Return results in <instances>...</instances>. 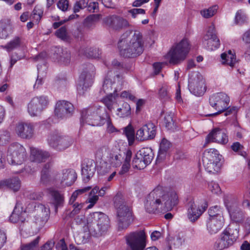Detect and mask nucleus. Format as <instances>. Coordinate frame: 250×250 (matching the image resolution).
<instances>
[{"instance_id": "obj_1", "label": "nucleus", "mask_w": 250, "mask_h": 250, "mask_svg": "<svg viewBox=\"0 0 250 250\" xmlns=\"http://www.w3.org/2000/svg\"><path fill=\"white\" fill-rule=\"evenodd\" d=\"M178 202V196L175 191L166 192L162 186H159L147 196L145 208L148 213H164L171 210Z\"/></svg>"}, {"instance_id": "obj_2", "label": "nucleus", "mask_w": 250, "mask_h": 250, "mask_svg": "<svg viewBox=\"0 0 250 250\" xmlns=\"http://www.w3.org/2000/svg\"><path fill=\"white\" fill-rule=\"evenodd\" d=\"M127 33L121 36L118 42V47L121 55L126 58H133L140 55L144 51V40L141 32L135 30L128 39Z\"/></svg>"}, {"instance_id": "obj_3", "label": "nucleus", "mask_w": 250, "mask_h": 250, "mask_svg": "<svg viewBox=\"0 0 250 250\" xmlns=\"http://www.w3.org/2000/svg\"><path fill=\"white\" fill-rule=\"evenodd\" d=\"M114 205L117 209V222L120 230L126 229L133 221L132 212L121 194L114 197Z\"/></svg>"}, {"instance_id": "obj_4", "label": "nucleus", "mask_w": 250, "mask_h": 250, "mask_svg": "<svg viewBox=\"0 0 250 250\" xmlns=\"http://www.w3.org/2000/svg\"><path fill=\"white\" fill-rule=\"evenodd\" d=\"M209 103L210 105L217 112L213 114H208L207 116H215L225 111V116H227L230 114H235L237 112L236 107H229V97L225 93L219 92L212 95L209 98Z\"/></svg>"}, {"instance_id": "obj_5", "label": "nucleus", "mask_w": 250, "mask_h": 250, "mask_svg": "<svg viewBox=\"0 0 250 250\" xmlns=\"http://www.w3.org/2000/svg\"><path fill=\"white\" fill-rule=\"evenodd\" d=\"M239 231L236 225H229L220 234L214 244V248L222 250L231 246L237 240Z\"/></svg>"}, {"instance_id": "obj_6", "label": "nucleus", "mask_w": 250, "mask_h": 250, "mask_svg": "<svg viewBox=\"0 0 250 250\" xmlns=\"http://www.w3.org/2000/svg\"><path fill=\"white\" fill-rule=\"evenodd\" d=\"M87 223L90 230L96 234H102L109 227V220L108 216L101 212H95L89 214Z\"/></svg>"}, {"instance_id": "obj_7", "label": "nucleus", "mask_w": 250, "mask_h": 250, "mask_svg": "<svg viewBox=\"0 0 250 250\" xmlns=\"http://www.w3.org/2000/svg\"><path fill=\"white\" fill-rule=\"evenodd\" d=\"M189 50V43L187 39H183L179 43L174 45L166 55L170 63L177 64L186 58Z\"/></svg>"}, {"instance_id": "obj_8", "label": "nucleus", "mask_w": 250, "mask_h": 250, "mask_svg": "<svg viewBox=\"0 0 250 250\" xmlns=\"http://www.w3.org/2000/svg\"><path fill=\"white\" fill-rule=\"evenodd\" d=\"M104 115L106 116L107 114L103 107L85 109L82 112L81 122L82 124L86 123L92 126H101L105 122Z\"/></svg>"}, {"instance_id": "obj_9", "label": "nucleus", "mask_w": 250, "mask_h": 250, "mask_svg": "<svg viewBox=\"0 0 250 250\" xmlns=\"http://www.w3.org/2000/svg\"><path fill=\"white\" fill-rule=\"evenodd\" d=\"M82 70L77 87L78 91L80 93H83L92 85L95 69L93 65L88 63L83 65Z\"/></svg>"}, {"instance_id": "obj_10", "label": "nucleus", "mask_w": 250, "mask_h": 250, "mask_svg": "<svg viewBox=\"0 0 250 250\" xmlns=\"http://www.w3.org/2000/svg\"><path fill=\"white\" fill-rule=\"evenodd\" d=\"M146 234L144 230L130 232L125 236L126 250H144L146 246Z\"/></svg>"}, {"instance_id": "obj_11", "label": "nucleus", "mask_w": 250, "mask_h": 250, "mask_svg": "<svg viewBox=\"0 0 250 250\" xmlns=\"http://www.w3.org/2000/svg\"><path fill=\"white\" fill-rule=\"evenodd\" d=\"M26 158L25 148L21 144L15 143L11 144L7 151V159L11 165H21Z\"/></svg>"}, {"instance_id": "obj_12", "label": "nucleus", "mask_w": 250, "mask_h": 250, "mask_svg": "<svg viewBox=\"0 0 250 250\" xmlns=\"http://www.w3.org/2000/svg\"><path fill=\"white\" fill-rule=\"evenodd\" d=\"M48 103L46 96L35 97L28 104V112L31 116H38L47 107Z\"/></svg>"}, {"instance_id": "obj_13", "label": "nucleus", "mask_w": 250, "mask_h": 250, "mask_svg": "<svg viewBox=\"0 0 250 250\" xmlns=\"http://www.w3.org/2000/svg\"><path fill=\"white\" fill-rule=\"evenodd\" d=\"M47 140L51 147L58 150H62L68 148L73 143L72 139L69 137L58 133L50 134Z\"/></svg>"}, {"instance_id": "obj_14", "label": "nucleus", "mask_w": 250, "mask_h": 250, "mask_svg": "<svg viewBox=\"0 0 250 250\" xmlns=\"http://www.w3.org/2000/svg\"><path fill=\"white\" fill-rule=\"evenodd\" d=\"M188 88L193 94L197 96H202L206 91L205 80L200 74H196L190 77L188 81Z\"/></svg>"}, {"instance_id": "obj_15", "label": "nucleus", "mask_w": 250, "mask_h": 250, "mask_svg": "<svg viewBox=\"0 0 250 250\" xmlns=\"http://www.w3.org/2000/svg\"><path fill=\"white\" fill-rule=\"evenodd\" d=\"M56 184L62 187L70 186L76 181L77 174L73 169H65L60 173L57 171Z\"/></svg>"}, {"instance_id": "obj_16", "label": "nucleus", "mask_w": 250, "mask_h": 250, "mask_svg": "<svg viewBox=\"0 0 250 250\" xmlns=\"http://www.w3.org/2000/svg\"><path fill=\"white\" fill-rule=\"evenodd\" d=\"M188 217L191 222H195L200 217L208 208V205L204 203L199 206L193 200L189 201L188 204Z\"/></svg>"}, {"instance_id": "obj_17", "label": "nucleus", "mask_w": 250, "mask_h": 250, "mask_svg": "<svg viewBox=\"0 0 250 250\" xmlns=\"http://www.w3.org/2000/svg\"><path fill=\"white\" fill-rule=\"evenodd\" d=\"M15 131L19 137L30 139L33 136L34 127L32 123L21 122L16 124Z\"/></svg>"}, {"instance_id": "obj_18", "label": "nucleus", "mask_w": 250, "mask_h": 250, "mask_svg": "<svg viewBox=\"0 0 250 250\" xmlns=\"http://www.w3.org/2000/svg\"><path fill=\"white\" fill-rule=\"evenodd\" d=\"M51 167L50 163H46L41 172L40 183L44 185L56 184L57 171H51Z\"/></svg>"}, {"instance_id": "obj_19", "label": "nucleus", "mask_w": 250, "mask_h": 250, "mask_svg": "<svg viewBox=\"0 0 250 250\" xmlns=\"http://www.w3.org/2000/svg\"><path fill=\"white\" fill-rule=\"evenodd\" d=\"M204 43L207 45V48L210 50H213L219 47L220 41L216 36L214 25L212 24L208 27L204 37Z\"/></svg>"}, {"instance_id": "obj_20", "label": "nucleus", "mask_w": 250, "mask_h": 250, "mask_svg": "<svg viewBox=\"0 0 250 250\" xmlns=\"http://www.w3.org/2000/svg\"><path fill=\"white\" fill-rule=\"evenodd\" d=\"M156 134V127L154 124L148 123L141 127L136 133V139L140 141L152 139Z\"/></svg>"}, {"instance_id": "obj_21", "label": "nucleus", "mask_w": 250, "mask_h": 250, "mask_svg": "<svg viewBox=\"0 0 250 250\" xmlns=\"http://www.w3.org/2000/svg\"><path fill=\"white\" fill-rule=\"evenodd\" d=\"M104 21L107 26L114 30H120L130 26L128 21L122 17L112 16L104 19Z\"/></svg>"}, {"instance_id": "obj_22", "label": "nucleus", "mask_w": 250, "mask_h": 250, "mask_svg": "<svg viewBox=\"0 0 250 250\" xmlns=\"http://www.w3.org/2000/svg\"><path fill=\"white\" fill-rule=\"evenodd\" d=\"M73 105L66 101H59L56 105L55 115L59 118L63 119L69 117L73 111Z\"/></svg>"}, {"instance_id": "obj_23", "label": "nucleus", "mask_w": 250, "mask_h": 250, "mask_svg": "<svg viewBox=\"0 0 250 250\" xmlns=\"http://www.w3.org/2000/svg\"><path fill=\"white\" fill-rule=\"evenodd\" d=\"M228 137L225 130L218 128L213 129L206 137V144L215 142L226 144L228 142Z\"/></svg>"}, {"instance_id": "obj_24", "label": "nucleus", "mask_w": 250, "mask_h": 250, "mask_svg": "<svg viewBox=\"0 0 250 250\" xmlns=\"http://www.w3.org/2000/svg\"><path fill=\"white\" fill-rule=\"evenodd\" d=\"M96 170V165L93 160H88L82 166V175L84 182H87L93 177Z\"/></svg>"}, {"instance_id": "obj_25", "label": "nucleus", "mask_w": 250, "mask_h": 250, "mask_svg": "<svg viewBox=\"0 0 250 250\" xmlns=\"http://www.w3.org/2000/svg\"><path fill=\"white\" fill-rule=\"evenodd\" d=\"M116 79H117V82L120 83L122 82L123 77L119 75L113 76L112 71H109L107 73L103 85L102 91L104 93L107 95L112 94L111 92L113 90L112 85L115 83Z\"/></svg>"}, {"instance_id": "obj_26", "label": "nucleus", "mask_w": 250, "mask_h": 250, "mask_svg": "<svg viewBox=\"0 0 250 250\" xmlns=\"http://www.w3.org/2000/svg\"><path fill=\"white\" fill-rule=\"evenodd\" d=\"M224 218L220 214L218 218H209L207 223V228L210 234L217 233L223 227Z\"/></svg>"}, {"instance_id": "obj_27", "label": "nucleus", "mask_w": 250, "mask_h": 250, "mask_svg": "<svg viewBox=\"0 0 250 250\" xmlns=\"http://www.w3.org/2000/svg\"><path fill=\"white\" fill-rule=\"evenodd\" d=\"M9 220L13 223H23L25 221V211L23 210L21 205L17 203L9 217Z\"/></svg>"}, {"instance_id": "obj_28", "label": "nucleus", "mask_w": 250, "mask_h": 250, "mask_svg": "<svg viewBox=\"0 0 250 250\" xmlns=\"http://www.w3.org/2000/svg\"><path fill=\"white\" fill-rule=\"evenodd\" d=\"M221 157L222 156L217 150L213 148L208 149L203 153V163L208 166V164H210L211 162L217 163V161H221Z\"/></svg>"}, {"instance_id": "obj_29", "label": "nucleus", "mask_w": 250, "mask_h": 250, "mask_svg": "<svg viewBox=\"0 0 250 250\" xmlns=\"http://www.w3.org/2000/svg\"><path fill=\"white\" fill-rule=\"evenodd\" d=\"M34 207L37 208L36 210L39 212L37 219H36V223H39L40 225H42L49 218V208L42 204H39L37 206H34Z\"/></svg>"}, {"instance_id": "obj_30", "label": "nucleus", "mask_w": 250, "mask_h": 250, "mask_svg": "<svg viewBox=\"0 0 250 250\" xmlns=\"http://www.w3.org/2000/svg\"><path fill=\"white\" fill-rule=\"evenodd\" d=\"M54 58L60 63L66 65L70 63L71 55L66 49L58 48L55 51Z\"/></svg>"}, {"instance_id": "obj_31", "label": "nucleus", "mask_w": 250, "mask_h": 250, "mask_svg": "<svg viewBox=\"0 0 250 250\" xmlns=\"http://www.w3.org/2000/svg\"><path fill=\"white\" fill-rule=\"evenodd\" d=\"M7 188L14 192L18 191L21 188V182L17 177H14L1 181L0 182V188Z\"/></svg>"}, {"instance_id": "obj_32", "label": "nucleus", "mask_w": 250, "mask_h": 250, "mask_svg": "<svg viewBox=\"0 0 250 250\" xmlns=\"http://www.w3.org/2000/svg\"><path fill=\"white\" fill-rule=\"evenodd\" d=\"M12 32V25L8 19H2L0 21V38L6 39Z\"/></svg>"}, {"instance_id": "obj_33", "label": "nucleus", "mask_w": 250, "mask_h": 250, "mask_svg": "<svg viewBox=\"0 0 250 250\" xmlns=\"http://www.w3.org/2000/svg\"><path fill=\"white\" fill-rule=\"evenodd\" d=\"M31 159L32 161L41 163L45 161L50 157L47 151H42L36 148H31Z\"/></svg>"}, {"instance_id": "obj_34", "label": "nucleus", "mask_w": 250, "mask_h": 250, "mask_svg": "<svg viewBox=\"0 0 250 250\" xmlns=\"http://www.w3.org/2000/svg\"><path fill=\"white\" fill-rule=\"evenodd\" d=\"M222 63L223 64L229 65L232 69L237 63L235 54L231 50H229L227 53L221 54Z\"/></svg>"}, {"instance_id": "obj_35", "label": "nucleus", "mask_w": 250, "mask_h": 250, "mask_svg": "<svg viewBox=\"0 0 250 250\" xmlns=\"http://www.w3.org/2000/svg\"><path fill=\"white\" fill-rule=\"evenodd\" d=\"M22 38L19 36H15L6 45L2 46V48L8 52L20 48L22 44Z\"/></svg>"}, {"instance_id": "obj_36", "label": "nucleus", "mask_w": 250, "mask_h": 250, "mask_svg": "<svg viewBox=\"0 0 250 250\" xmlns=\"http://www.w3.org/2000/svg\"><path fill=\"white\" fill-rule=\"evenodd\" d=\"M52 202L55 207L56 211L58 208L62 206L64 202V197L62 194L57 190H53L51 192Z\"/></svg>"}, {"instance_id": "obj_37", "label": "nucleus", "mask_w": 250, "mask_h": 250, "mask_svg": "<svg viewBox=\"0 0 250 250\" xmlns=\"http://www.w3.org/2000/svg\"><path fill=\"white\" fill-rule=\"evenodd\" d=\"M79 54L85 56L88 58H98L100 56L99 51L96 48H81L79 50Z\"/></svg>"}, {"instance_id": "obj_38", "label": "nucleus", "mask_w": 250, "mask_h": 250, "mask_svg": "<svg viewBox=\"0 0 250 250\" xmlns=\"http://www.w3.org/2000/svg\"><path fill=\"white\" fill-rule=\"evenodd\" d=\"M138 153L142 157V160L147 164H149L153 159V152L149 147L143 148Z\"/></svg>"}, {"instance_id": "obj_39", "label": "nucleus", "mask_w": 250, "mask_h": 250, "mask_svg": "<svg viewBox=\"0 0 250 250\" xmlns=\"http://www.w3.org/2000/svg\"><path fill=\"white\" fill-rule=\"evenodd\" d=\"M124 153L125 155L124 163L119 172V174L121 175L124 174L128 172L130 167V161L132 156V152L130 149H127Z\"/></svg>"}, {"instance_id": "obj_40", "label": "nucleus", "mask_w": 250, "mask_h": 250, "mask_svg": "<svg viewBox=\"0 0 250 250\" xmlns=\"http://www.w3.org/2000/svg\"><path fill=\"white\" fill-rule=\"evenodd\" d=\"M131 114V107L130 105L126 102L123 104L121 107L117 111V115L120 118H125Z\"/></svg>"}, {"instance_id": "obj_41", "label": "nucleus", "mask_w": 250, "mask_h": 250, "mask_svg": "<svg viewBox=\"0 0 250 250\" xmlns=\"http://www.w3.org/2000/svg\"><path fill=\"white\" fill-rule=\"evenodd\" d=\"M205 169L208 172L212 174L218 173L222 166L221 161H217V163L211 162L210 164H208V166L206 163H203Z\"/></svg>"}, {"instance_id": "obj_42", "label": "nucleus", "mask_w": 250, "mask_h": 250, "mask_svg": "<svg viewBox=\"0 0 250 250\" xmlns=\"http://www.w3.org/2000/svg\"><path fill=\"white\" fill-rule=\"evenodd\" d=\"M140 156V155L137 152L135 157L133 159L132 167L134 168L142 169L145 168L148 164L145 163L144 160H142V157Z\"/></svg>"}, {"instance_id": "obj_43", "label": "nucleus", "mask_w": 250, "mask_h": 250, "mask_svg": "<svg viewBox=\"0 0 250 250\" xmlns=\"http://www.w3.org/2000/svg\"><path fill=\"white\" fill-rule=\"evenodd\" d=\"M170 146V143L167 139L164 138L160 144L158 157L161 158L164 157L165 153L169 149Z\"/></svg>"}, {"instance_id": "obj_44", "label": "nucleus", "mask_w": 250, "mask_h": 250, "mask_svg": "<svg viewBox=\"0 0 250 250\" xmlns=\"http://www.w3.org/2000/svg\"><path fill=\"white\" fill-rule=\"evenodd\" d=\"M124 132L128 139L129 145H132L134 143L135 137L133 128L130 125H129L125 128Z\"/></svg>"}, {"instance_id": "obj_45", "label": "nucleus", "mask_w": 250, "mask_h": 250, "mask_svg": "<svg viewBox=\"0 0 250 250\" xmlns=\"http://www.w3.org/2000/svg\"><path fill=\"white\" fill-rule=\"evenodd\" d=\"M124 132L128 139L129 145H132L134 143L135 137L133 128L130 125H129L125 128Z\"/></svg>"}, {"instance_id": "obj_46", "label": "nucleus", "mask_w": 250, "mask_h": 250, "mask_svg": "<svg viewBox=\"0 0 250 250\" xmlns=\"http://www.w3.org/2000/svg\"><path fill=\"white\" fill-rule=\"evenodd\" d=\"M169 87L166 85H163L159 90V96L160 99L164 101L168 100L170 97L169 92Z\"/></svg>"}, {"instance_id": "obj_47", "label": "nucleus", "mask_w": 250, "mask_h": 250, "mask_svg": "<svg viewBox=\"0 0 250 250\" xmlns=\"http://www.w3.org/2000/svg\"><path fill=\"white\" fill-rule=\"evenodd\" d=\"M218 7L216 5L211 6L208 9H205L201 10L200 13L205 18H209L215 14L217 12Z\"/></svg>"}, {"instance_id": "obj_48", "label": "nucleus", "mask_w": 250, "mask_h": 250, "mask_svg": "<svg viewBox=\"0 0 250 250\" xmlns=\"http://www.w3.org/2000/svg\"><path fill=\"white\" fill-rule=\"evenodd\" d=\"M40 239V238L38 236L30 243L21 245V250H36V248L38 246Z\"/></svg>"}, {"instance_id": "obj_49", "label": "nucleus", "mask_w": 250, "mask_h": 250, "mask_svg": "<svg viewBox=\"0 0 250 250\" xmlns=\"http://www.w3.org/2000/svg\"><path fill=\"white\" fill-rule=\"evenodd\" d=\"M231 148L234 152H237L238 154L244 157L247 156V153L244 151V146L239 142L233 143L231 146Z\"/></svg>"}, {"instance_id": "obj_50", "label": "nucleus", "mask_w": 250, "mask_h": 250, "mask_svg": "<svg viewBox=\"0 0 250 250\" xmlns=\"http://www.w3.org/2000/svg\"><path fill=\"white\" fill-rule=\"evenodd\" d=\"M91 187H87L82 189H79L78 190H76L74 191L72 195H71L70 200H69V204L70 205L73 204V203H75V201H76L78 196L79 194H82L84 192H85L91 189Z\"/></svg>"}, {"instance_id": "obj_51", "label": "nucleus", "mask_w": 250, "mask_h": 250, "mask_svg": "<svg viewBox=\"0 0 250 250\" xmlns=\"http://www.w3.org/2000/svg\"><path fill=\"white\" fill-rule=\"evenodd\" d=\"M56 36L62 40H66L68 39V35L66 28L65 26L61 27L55 32Z\"/></svg>"}, {"instance_id": "obj_52", "label": "nucleus", "mask_w": 250, "mask_h": 250, "mask_svg": "<svg viewBox=\"0 0 250 250\" xmlns=\"http://www.w3.org/2000/svg\"><path fill=\"white\" fill-rule=\"evenodd\" d=\"M43 14V10L42 9L36 6L35 7L32 14V19L36 21L37 22H38Z\"/></svg>"}, {"instance_id": "obj_53", "label": "nucleus", "mask_w": 250, "mask_h": 250, "mask_svg": "<svg viewBox=\"0 0 250 250\" xmlns=\"http://www.w3.org/2000/svg\"><path fill=\"white\" fill-rule=\"evenodd\" d=\"M246 16L241 10L238 11L235 17V22L237 24H241L246 21Z\"/></svg>"}, {"instance_id": "obj_54", "label": "nucleus", "mask_w": 250, "mask_h": 250, "mask_svg": "<svg viewBox=\"0 0 250 250\" xmlns=\"http://www.w3.org/2000/svg\"><path fill=\"white\" fill-rule=\"evenodd\" d=\"M113 99L112 94H108L103 99V103L109 110H111L113 108Z\"/></svg>"}, {"instance_id": "obj_55", "label": "nucleus", "mask_w": 250, "mask_h": 250, "mask_svg": "<svg viewBox=\"0 0 250 250\" xmlns=\"http://www.w3.org/2000/svg\"><path fill=\"white\" fill-rule=\"evenodd\" d=\"M208 214L209 218H218L219 214L223 215L221 210L217 206L210 208L208 210Z\"/></svg>"}, {"instance_id": "obj_56", "label": "nucleus", "mask_w": 250, "mask_h": 250, "mask_svg": "<svg viewBox=\"0 0 250 250\" xmlns=\"http://www.w3.org/2000/svg\"><path fill=\"white\" fill-rule=\"evenodd\" d=\"M87 2L85 0H80L77 1L73 8L74 12L75 13L78 12L80 9H82L86 7Z\"/></svg>"}, {"instance_id": "obj_57", "label": "nucleus", "mask_w": 250, "mask_h": 250, "mask_svg": "<svg viewBox=\"0 0 250 250\" xmlns=\"http://www.w3.org/2000/svg\"><path fill=\"white\" fill-rule=\"evenodd\" d=\"M10 138V133L7 131H3L0 133V145L8 142Z\"/></svg>"}, {"instance_id": "obj_58", "label": "nucleus", "mask_w": 250, "mask_h": 250, "mask_svg": "<svg viewBox=\"0 0 250 250\" xmlns=\"http://www.w3.org/2000/svg\"><path fill=\"white\" fill-rule=\"evenodd\" d=\"M109 188L107 187H104L102 188H101L100 189H99V188L97 186H96L94 187L92 190L90 192V194H96L98 192L99 193L98 196H103L105 194V191L106 189H108Z\"/></svg>"}, {"instance_id": "obj_59", "label": "nucleus", "mask_w": 250, "mask_h": 250, "mask_svg": "<svg viewBox=\"0 0 250 250\" xmlns=\"http://www.w3.org/2000/svg\"><path fill=\"white\" fill-rule=\"evenodd\" d=\"M72 205L74 208L70 213V215L71 216L79 213L80 210L83 208L84 205L83 204L79 203L78 202L73 203Z\"/></svg>"}, {"instance_id": "obj_60", "label": "nucleus", "mask_w": 250, "mask_h": 250, "mask_svg": "<svg viewBox=\"0 0 250 250\" xmlns=\"http://www.w3.org/2000/svg\"><path fill=\"white\" fill-rule=\"evenodd\" d=\"M108 147L106 146H102L97 149L96 151V155L99 158L102 157L106 154L108 151Z\"/></svg>"}, {"instance_id": "obj_61", "label": "nucleus", "mask_w": 250, "mask_h": 250, "mask_svg": "<svg viewBox=\"0 0 250 250\" xmlns=\"http://www.w3.org/2000/svg\"><path fill=\"white\" fill-rule=\"evenodd\" d=\"M69 6L68 0H60L58 3V7L63 11H65L67 10Z\"/></svg>"}, {"instance_id": "obj_62", "label": "nucleus", "mask_w": 250, "mask_h": 250, "mask_svg": "<svg viewBox=\"0 0 250 250\" xmlns=\"http://www.w3.org/2000/svg\"><path fill=\"white\" fill-rule=\"evenodd\" d=\"M164 122L166 124V126L168 129H171L173 125V121L172 117L170 115H167L164 118Z\"/></svg>"}, {"instance_id": "obj_63", "label": "nucleus", "mask_w": 250, "mask_h": 250, "mask_svg": "<svg viewBox=\"0 0 250 250\" xmlns=\"http://www.w3.org/2000/svg\"><path fill=\"white\" fill-rule=\"evenodd\" d=\"M57 250H69L63 239L60 240L56 246ZM69 250L70 249H69Z\"/></svg>"}, {"instance_id": "obj_64", "label": "nucleus", "mask_w": 250, "mask_h": 250, "mask_svg": "<svg viewBox=\"0 0 250 250\" xmlns=\"http://www.w3.org/2000/svg\"><path fill=\"white\" fill-rule=\"evenodd\" d=\"M242 39L245 43V46L250 45V29L244 33Z\"/></svg>"}]
</instances>
